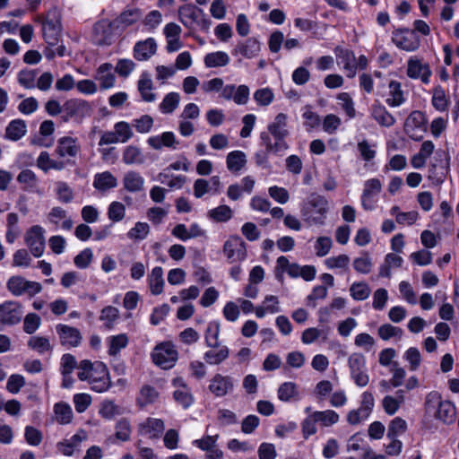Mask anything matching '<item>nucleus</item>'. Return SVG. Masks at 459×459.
I'll use <instances>...</instances> for the list:
<instances>
[{
    "instance_id": "50",
    "label": "nucleus",
    "mask_w": 459,
    "mask_h": 459,
    "mask_svg": "<svg viewBox=\"0 0 459 459\" xmlns=\"http://www.w3.org/2000/svg\"><path fill=\"white\" fill-rule=\"evenodd\" d=\"M128 337L126 333L111 335L107 338L108 345V353L110 356H117L121 350L125 349L128 344Z\"/></svg>"
},
{
    "instance_id": "59",
    "label": "nucleus",
    "mask_w": 459,
    "mask_h": 459,
    "mask_svg": "<svg viewBox=\"0 0 459 459\" xmlns=\"http://www.w3.org/2000/svg\"><path fill=\"white\" fill-rule=\"evenodd\" d=\"M56 420L59 424H68L73 419V411L69 404L57 403L54 406Z\"/></svg>"
},
{
    "instance_id": "13",
    "label": "nucleus",
    "mask_w": 459,
    "mask_h": 459,
    "mask_svg": "<svg viewBox=\"0 0 459 459\" xmlns=\"http://www.w3.org/2000/svg\"><path fill=\"white\" fill-rule=\"evenodd\" d=\"M223 254L230 263L244 261L247 257L246 244L238 236H231L223 245Z\"/></svg>"
},
{
    "instance_id": "48",
    "label": "nucleus",
    "mask_w": 459,
    "mask_h": 459,
    "mask_svg": "<svg viewBox=\"0 0 459 459\" xmlns=\"http://www.w3.org/2000/svg\"><path fill=\"white\" fill-rule=\"evenodd\" d=\"M288 116L284 113H279L272 123L267 126V131L265 133L269 135L273 134H284L289 135V130L287 129Z\"/></svg>"
},
{
    "instance_id": "51",
    "label": "nucleus",
    "mask_w": 459,
    "mask_h": 459,
    "mask_svg": "<svg viewBox=\"0 0 459 459\" xmlns=\"http://www.w3.org/2000/svg\"><path fill=\"white\" fill-rule=\"evenodd\" d=\"M431 104L439 112L446 111L449 99L441 86H436L432 91Z\"/></svg>"
},
{
    "instance_id": "3",
    "label": "nucleus",
    "mask_w": 459,
    "mask_h": 459,
    "mask_svg": "<svg viewBox=\"0 0 459 459\" xmlns=\"http://www.w3.org/2000/svg\"><path fill=\"white\" fill-rule=\"evenodd\" d=\"M427 412L435 411L436 419L446 424L452 423L455 418V406L449 401H443L439 393L433 391L427 394L425 400Z\"/></svg>"
},
{
    "instance_id": "21",
    "label": "nucleus",
    "mask_w": 459,
    "mask_h": 459,
    "mask_svg": "<svg viewBox=\"0 0 459 459\" xmlns=\"http://www.w3.org/2000/svg\"><path fill=\"white\" fill-rule=\"evenodd\" d=\"M172 385L175 388L173 397L178 404L182 406L183 409L189 408L194 403V396L184 378L180 377L174 378Z\"/></svg>"
},
{
    "instance_id": "58",
    "label": "nucleus",
    "mask_w": 459,
    "mask_h": 459,
    "mask_svg": "<svg viewBox=\"0 0 459 459\" xmlns=\"http://www.w3.org/2000/svg\"><path fill=\"white\" fill-rule=\"evenodd\" d=\"M298 386L293 382H284L277 390L278 399L284 403L290 402L291 399L298 396Z\"/></svg>"
},
{
    "instance_id": "39",
    "label": "nucleus",
    "mask_w": 459,
    "mask_h": 459,
    "mask_svg": "<svg viewBox=\"0 0 459 459\" xmlns=\"http://www.w3.org/2000/svg\"><path fill=\"white\" fill-rule=\"evenodd\" d=\"M145 179L136 171H127L123 178L124 188L130 193L143 190Z\"/></svg>"
},
{
    "instance_id": "36",
    "label": "nucleus",
    "mask_w": 459,
    "mask_h": 459,
    "mask_svg": "<svg viewBox=\"0 0 459 459\" xmlns=\"http://www.w3.org/2000/svg\"><path fill=\"white\" fill-rule=\"evenodd\" d=\"M92 185L98 191L107 192L117 187V179L111 172L103 171L101 173L95 174Z\"/></svg>"
},
{
    "instance_id": "5",
    "label": "nucleus",
    "mask_w": 459,
    "mask_h": 459,
    "mask_svg": "<svg viewBox=\"0 0 459 459\" xmlns=\"http://www.w3.org/2000/svg\"><path fill=\"white\" fill-rule=\"evenodd\" d=\"M351 378L359 387L366 386L369 382L366 358L362 353L353 352L348 358Z\"/></svg>"
},
{
    "instance_id": "30",
    "label": "nucleus",
    "mask_w": 459,
    "mask_h": 459,
    "mask_svg": "<svg viewBox=\"0 0 459 459\" xmlns=\"http://www.w3.org/2000/svg\"><path fill=\"white\" fill-rule=\"evenodd\" d=\"M406 101V97L400 82L392 80L388 83V93L385 103L391 108L402 106Z\"/></svg>"
},
{
    "instance_id": "33",
    "label": "nucleus",
    "mask_w": 459,
    "mask_h": 459,
    "mask_svg": "<svg viewBox=\"0 0 459 459\" xmlns=\"http://www.w3.org/2000/svg\"><path fill=\"white\" fill-rule=\"evenodd\" d=\"M300 267L301 266L298 264H290L286 256L281 255L277 258L276 261V278H281L283 273H287L291 278H298L299 277Z\"/></svg>"
},
{
    "instance_id": "56",
    "label": "nucleus",
    "mask_w": 459,
    "mask_h": 459,
    "mask_svg": "<svg viewBox=\"0 0 459 459\" xmlns=\"http://www.w3.org/2000/svg\"><path fill=\"white\" fill-rule=\"evenodd\" d=\"M232 215L231 208L226 204L211 209L207 213L208 218L216 222H226L231 219Z\"/></svg>"
},
{
    "instance_id": "4",
    "label": "nucleus",
    "mask_w": 459,
    "mask_h": 459,
    "mask_svg": "<svg viewBox=\"0 0 459 459\" xmlns=\"http://www.w3.org/2000/svg\"><path fill=\"white\" fill-rule=\"evenodd\" d=\"M152 359L155 365L163 369L172 368L178 359V352L174 344L165 342L158 344L152 353Z\"/></svg>"
},
{
    "instance_id": "19",
    "label": "nucleus",
    "mask_w": 459,
    "mask_h": 459,
    "mask_svg": "<svg viewBox=\"0 0 459 459\" xmlns=\"http://www.w3.org/2000/svg\"><path fill=\"white\" fill-rule=\"evenodd\" d=\"M235 381L230 376L215 374L210 380L209 391L216 397H223L233 391Z\"/></svg>"
},
{
    "instance_id": "2",
    "label": "nucleus",
    "mask_w": 459,
    "mask_h": 459,
    "mask_svg": "<svg viewBox=\"0 0 459 459\" xmlns=\"http://www.w3.org/2000/svg\"><path fill=\"white\" fill-rule=\"evenodd\" d=\"M329 210L327 199L317 194L310 195L300 208L301 215L309 225H324Z\"/></svg>"
},
{
    "instance_id": "27",
    "label": "nucleus",
    "mask_w": 459,
    "mask_h": 459,
    "mask_svg": "<svg viewBox=\"0 0 459 459\" xmlns=\"http://www.w3.org/2000/svg\"><path fill=\"white\" fill-rule=\"evenodd\" d=\"M95 80L100 82V89L106 91L115 86L116 76L113 73V65L109 63L101 64L96 70Z\"/></svg>"
},
{
    "instance_id": "62",
    "label": "nucleus",
    "mask_w": 459,
    "mask_h": 459,
    "mask_svg": "<svg viewBox=\"0 0 459 459\" xmlns=\"http://www.w3.org/2000/svg\"><path fill=\"white\" fill-rule=\"evenodd\" d=\"M370 293V287L364 281L353 282L350 287V294L351 298L357 301L367 299Z\"/></svg>"
},
{
    "instance_id": "10",
    "label": "nucleus",
    "mask_w": 459,
    "mask_h": 459,
    "mask_svg": "<svg viewBox=\"0 0 459 459\" xmlns=\"http://www.w3.org/2000/svg\"><path fill=\"white\" fill-rule=\"evenodd\" d=\"M382 182L378 178H370L364 182L361 195V206L366 211H373L378 201V195L382 190Z\"/></svg>"
},
{
    "instance_id": "23",
    "label": "nucleus",
    "mask_w": 459,
    "mask_h": 459,
    "mask_svg": "<svg viewBox=\"0 0 459 459\" xmlns=\"http://www.w3.org/2000/svg\"><path fill=\"white\" fill-rule=\"evenodd\" d=\"M42 31L44 39L48 45L54 46L57 43L61 32V23L55 13L52 16L50 13L48 14L42 23Z\"/></svg>"
},
{
    "instance_id": "12",
    "label": "nucleus",
    "mask_w": 459,
    "mask_h": 459,
    "mask_svg": "<svg viewBox=\"0 0 459 459\" xmlns=\"http://www.w3.org/2000/svg\"><path fill=\"white\" fill-rule=\"evenodd\" d=\"M406 74L412 80H420L422 83L429 84L432 72L428 63L417 56H411L407 61Z\"/></svg>"
},
{
    "instance_id": "25",
    "label": "nucleus",
    "mask_w": 459,
    "mask_h": 459,
    "mask_svg": "<svg viewBox=\"0 0 459 459\" xmlns=\"http://www.w3.org/2000/svg\"><path fill=\"white\" fill-rule=\"evenodd\" d=\"M148 145L153 150H161L162 148H169L171 150L178 149V141L173 132L167 131L160 134L150 136L147 139Z\"/></svg>"
},
{
    "instance_id": "35",
    "label": "nucleus",
    "mask_w": 459,
    "mask_h": 459,
    "mask_svg": "<svg viewBox=\"0 0 459 459\" xmlns=\"http://www.w3.org/2000/svg\"><path fill=\"white\" fill-rule=\"evenodd\" d=\"M65 166L66 161L51 158L50 154L46 151L41 152L37 159V167L44 172H48L52 169L60 171Z\"/></svg>"
},
{
    "instance_id": "6",
    "label": "nucleus",
    "mask_w": 459,
    "mask_h": 459,
    "mask_svg": "<svg viewBox=\"0 0 459 459\" xmlns=\"http://www.w3.org/2000/svg\"><path fill=\"white\" fill-rule=\"evenodd\" d=\"M91 106L87 100L70 99L64 103L63 121L82 122L83 118L91 116Z\"/></svg>"
},
{
    "instance_id": "14",
    "label": "nucleus",
    "mask_w": 459,
    "mask_h": 459,
    "mask_svg": "<svg viewBox=\"0 0 459 459\" xmlns=\"http://www.w3.org/2000/svg\"><path fill=\"white\" fill-rule=\"evenodd\" d=\"M55 152L63 160L69 161V160L76 158L81 152V145L77 138L63 136L57 140Z\"/></svg>"
},
{
    "instance_id": "18",
    "label": "nucleus",
    "mask_w": 459,
    "mask_h": 459,
    "mask_svg": "<svg viewBox=\"0 0 459 459\" xmlns=\"http://www.w3.org/2000/svg\"><path fill=\"white\" fill-rule=\"evenodd\" d=\"M165 429L164 421L160 419L148 417L137 425V432L140 436L150 439H158Z\"/></svg>"
},
{
    "instance_id": "17",
    "label": "nucleus",
    "mask_w": 459,
    "mask_h": 459,
    "mask_svg": "<svg viewBox=\"0 0 459 459\" xmlns=\"http://www.w3.org/2000/svg\"><path fill=\"white\" fill-rule=\"evenodd\" d=\"M287 137L288 135L284 134L269 135L265 132H261L259 135L261 145L264 147L266 152L273 154L285 152L289 150Z\"/></svg>"
},
{
    "instance_id": "55",
    "label": "nucleus",
    "mask_w": 459,
    "mask_h": 459,
    "mask_svg": "<svg viewBox=\"0 0 459 459\" xmlns=\"http://www.w3.org/2000/svg\"><path fill=\"white\" fill-rule=\"evenodd\" d=\"M54 192L56 199L62 204H69L74 199V190L66 182H56Z\"/></svg>"
},
{
    "instance_id": "9",
    "label": "nucleus",
    "mask_w": 459,
    "mask_h": 459,
    "mask_svg": "<svg viewBox=\"0 0 459 459\" xmlns=\"http://www.w3.org/2000/svg\"><path fill=\"white\" fill-rule=\"evenodd\" d=\"M392 42L400 49L412 52L419 48L420 39L417 34L409 29H397L392 33Z\"/></svg>"
},
{
    "instance_id": "43",
    "label": "nucleus",
    "mask_w": 459,
    "mask_h": 459,
    "mask_svg": "<svg viewBox=\"0 0 459 459\" xmlns=\"http://www.w3.org/2000/svg\"><path fill=\"white\" fill-rule=\"evenodd\" d=\"M227 169L232 173H238L247 164V156L242 151H232L226 157Z\"/></svg>"
},
{
    "instance_id": "8",
    "label": "nucleus",
    "mask_w": 459,
    "mask_h": 459,
    "mask_svg": "<svg viewBox=\"0 0 459 459\" xmlns=\"http://www.w3.org/2000/svg\"><path fill=\"white\" fill-rule=\"evenodd\" d=\"M134 135L129 123L119 121L114 125L113 131L104 132L100 139V145L127 143Z\"/></svg>"
},
{
    "instance_id": "16",
    "label": "nucleus",
    "mask_w": 459,
    "mask_h": 459,
    "mask_svg": "<svg viewBox=\"0 0 459 459\" xmlns=\"http://www.w3.org/2000/svg\"><path fill=\"white\" fill-rule=\"evenodd\" d=\"M261 51V42L255 37H250L240 40L231 50L233 56H240L247 59L256 57Z\"/></svg>"
},
{
    "instance_id": "61",
    "label": "nucleus",
    "mask_w": 459,
    "mask_h": 459,
    "mask_svg": "<svg viewBox=\"0 0 459 459\" xmlns=\"http://www.w3.org/2000/svg\"><path fill=\"white\" fill-rule=\"evenodd\" d=\"M123 161L127 165L143 163L144 158L141 149L134 145L127 146L123 152Z\"/></svg>"
},
{
    "instance_id": "44",
    "label": "nucleus",
    "mask_w": 459,
    "mask_h": 459,
    "mask_svg": "<svg viewBox=\"0 0 459 459\" xmlns=\"http://www.w3.org/2000/svg\"><path fill=\"white\" fill-rule=\"evenodd\" d=\"M27 133L26 123L22 119L12 120L5 128V137L11 141H18Z\"/></svg>"
},
{
    "instance_id": "57",
    "label": "nucleus",
    "mask_w": 459,
    "mask_h": 459,
    "mask_svg": "<svg viewBox=\"0 0 459 459\" xmlns=\"http://www.w3.org/2000/svg\"><path fill=\"white\" fill-rule=\"evenodd\" d=\"M150 233V226L147 222L137 221L126 233L129 239L137 242L147 238Z\"/></svg>"
},
{
    "instance_id": "45",
    "label": "nucleus",
    "mask_w": 459,
    "mask_h": 459,
    "mask_svg": "<svg viewBox=\"0 0 459 459\" xmlns=\"http://www.w3.org/2000/svg\"><path fill=\"white\" fill-rule=\"evenodd\" d=\"M48 220L50 223L58 225L61 221L63 230H70L73 226V221L67 217L65 210L59 206L53 207L48 214Z\"/></svg>"
},
{
    "instance_id": "41",
    "label": "nucleus",
    "mask_w": 459,
    "mask_h": 459,
    "mask_svg": "<svg viewBox=\"0 0 459 459\" xmlns=\"http://www.w3.org/2000/svg\"><path fill=\"white\" fill-rule=\"evenodd\" d=\"M403 263V259L398 254L388 253L385 256L384 263L379 267V276L390 278L392 269L401 267Z\"/></svg>"
},
{
    "instance_id": "24",
    "label": "nucleus",
    "mask_w": 459,
    "mask_h": 459,
    "mask_svg": "<svg viewBox=\"0 0 459 459\" xmlns=\"http://www.w3.org/2000/svg\"><path fill=\"white\" fill-rule=\"evenodd\" d=\"M158 49L157 42L153 38L137 41L133 48L134 57L138 61H147L153 56Z\"/></svg>"
},
{
    "instance_id": "63",
    "label": "nucleus",
    "mask_w": 459,
    "mask_h": 459,
    "mask_svg": "<svg viewBox=\"0 0 459 459\" xmlns=\"http://www.w3.org/2000/svg\"><path fill=\"white\" fill-rule=\"evenodd\" d=\"M132 433V427L130 420L126 418H122L117 421L115 426V437L122 442H126L130 439Z\"/></svg>"
},
{
    "instance_id": "29",
    "label": "nucleus",
    "mask_w": 459,
    "mask_h": 459,
    "mask_svg": "<svg viewBox=\"0 0 459 459\" xmlns=\"http://www.w3.org/2000/svg\"><path fill=\"white\" fill-rule=\"evenodd\" d=\"M281 312L280 300L277 296L266 295L262 303L255 307V315L257 318H264L267 315Z\"/></svg>"
},
{
    "instance_id": "20",
    "label": "nucleus",
    "mask_w": 459,
    "mask_h": 459,
    "mask_svg": "<svg viewBox=\"0 0 459 459\" xmlns=\"http://www.w3.org/2000/svg\"><path fill=\"white\" fill-rule=\"evenodd\" d=\"M424 124V114L420 111H412L405 121L404 130L410 138L420 141L423 137L421 133L425 131Z\"/></svg>"
},
{
    "instance_id": "46",
    "label": "nucleus",
    "mask_w": 459,
    "mask_h": 459,
    "mask_svg": "<svg viewBox=\"0 0 459 459\" xmlns=\"http://www.w3.org/2000/svg\"><path fill=\"white\" fill-rule=\"evenodd\" d=\"M221 324L217 320L208 323L205 333L204 342L208 348H214L220 343Z\"/></svg>"
},
{
    "instance_id": "1",
    "label": "nucleus",
    "mask_w": 459,
    "mask_h": 459,
    "mask_svg": "<svg viewBox=\"0 0 459 459\" xmlns=\"http://www.w3.org/2000/svg\"><path fill=\"white\" fill-rule=\"evenodd\" d=\"M78 369V378L87 381L92 391L103 393L110 387L109 373L103 362L84 359L80 362Z\"/></svg>"
},
{
    "instance_id": "26",
    "label": "nucleus",
    "mask_w": 459,
    "mask_h": 459,
    "mask_svg": "<svg viewBox=\"0 0 459 459\" xmlns=\"http://www.w3.org/2000/svg\"><path fill=\"white\" fill-rule=\"evenodd\" d=\"M338 64L342 66L346 76L349 78L355 77L357 74V58L355 54L349 49L337 48L335 50Z\"/></svg>"
},
{
    "instance_id": "38",
    "label": "nucleus",
    "mask_w": 459,
    "mask_h": 459,
    "mask_svg": "<svg viewBox=\"0 0 459 459\" xmlns=\"http://www.w3.org/2000/svg\"><path fill=\"white\" fill-rule=\"evenodd\" d=\"M147 281L152 295L161 294L165 284L163 269L160 266L153 267L147 276Z\"/></svg>"
},
{
    "instance_id": "40",
    "label": "nucleus",
    "mask_w": 459,
    "mask_h": 459,
    "mask_svg": "<svg viewBox=\"0 0 459 459\" xmlns=\"http://www.w3.org/2000/svg\"><path fill=\"white\" fill-rule=\"evenodd\" d=\"M21 233L22 230L19 227V215L15 212H9L6 215V242L13 244L20 237Z\"/></svg>"
},
{
    "instance_id": "11",
    "label": "nucleus",
    "mask_w": 459,
    "mask_h": 459,
    "mask_svg": "<svg viewBox=\"0 0 459 459\" xmlns=\"http://www.w3.org/2000/svg\"><path fill=\"white\" fill-rule=\"evenodd\" d=\"M45 230L39 225H34L27 230L24 241L35 257H40L45 250Z\"/></svg>"
},
{
    "instance_id": "28",
    "label": "nucleus",
    "mask_w": 459,
    "mask_h": 459,
    "mask_svg": "<svg viewBox=\"0 0 459 459\" xmlns=\"http://www.w3.org/2000/svg\"><path fill=\"white\" fill-rule=\"evenodd\" d=\"M178 16L185 27L192 28L204 17V12L192 4H186L179 8Z\"/></svg>"
},
{
    "instance_id": "34",
    "label": "nucleus",
    "mask_w": 459,
    "mask_h": 459,
    "mask_svg": "<svg viewBox=\"0 0 459 459\" xmlns=\"http://www.w3.org/2000/svg\"><path fill=\"white\" fill-rule=\"evenodd\" d=\"M137 89L143 101L153 102L156 100V94L152 92L153 82L149 73L143 72L141 74L137 82Z\"/></svg>"
},
{
    "instance_id": "31",
    "label": "nucleus",
    "mask_w": 459,
    "mask_h": 459,
    "mask_svg": "<svg viewBox=\"0 0 459 459\" xmlns=\"http://www.w3.org/2000/svg\"><path fill=\"white\" fill-rule=\"evenodd\" d=\"M86 438L85 433H76L68 439H64L56 444V448L65 456H71L79 450L81 443Z\"/></svg>"
},
{
    "instance_id": "47",
    "label": "nucleus",
    "mask_w": 459,
    "mask_h": 459,
    "mask_svg": "<svg viewBox=\"0 0 459 459\" xmlns=\"http://www.w3.org/2000/svg\"><path fill=\"white\" fill-rule=\"evenodd\" d=\"M230 56L224 51H215L208 53L204 58V63L207 68H216L226 66L230 63Z\"/></svg>"
},
{
    "instance_id": "42",
    "label": "nucleus",
    "mask_w": 459,
    "mask_h": 459,
    "mask_svg": "<svg viewBox=\"0 0 459 459\" xmlns=\"http://www.w3.org/2000/svg\"><path fill=\"white\" fill-rule=\"evenodd\" d=\"M142 18V12L138 8H127L122 12L114 21L117 27H128L137 22Z\"/></svg>"
},
{
    "instance_id": "52",
    "label": "nucleus",
    "mask_w": 459,
    "mask_h": 459,
    "mask_svg": "<svg viewBox=\"0 0 459 459\" xmlns=\"http://www.w3.org/2000/svg\"><path fill=\"white\" fill-rule=\"evenodd\" d=\"M157 179L170 189H180L186 183V178L183 175H169L167 170H164L158 174Z\"/></svg>"
},
{
    "instance_id": "64",
    "label": "nucleus",
    "mask_w": 459,
    "mask_h": 459,
    "mask_svg": "<svg viewBox=\"0 0 459 459\" xmlns=\"http://www.w3.org/2000/svg\"><path fill=\"white\" fill-rule=\"evenodd\" d=\"M377 333L383 341H389L392 338L400 340L403 337V331L400 327L390 324H384L378 327Z\"/></svg>"
},
{
    "instance_id": "15",
    "label": "nucleus",
    "mask_w": 459,
    "mask_h": 459,
    "mask_svg": "<svg viewBox=\"0 0 459 459\" xmlns=\"http://www.w3.org/2000/svg\"><path fill=\"white\" fill-rule=\"evenodd\" d=\"M23 315L22 307L16 301H4L0 304V324L14 325L21 322Z\"/></svg>"
},
{
    "instance_id": "54",
    "label": "nucleus",
    "mask_w": 459,
    "mask_h": 459,
    "mask_svg": "<svg viewBox=\"0 0 459 459\" xmlns=\"http://www.w3.org/2000/svg\"><path fill=\"white\" fill-rule=\"evenodd\" d=\"M119 318V310L113 306H107L100 311V320L104 326L110 330L114 327Z\"/></svg>"
},
{
    "instance_id": "37",
    "label": "nucleus",
    "mask_w": 459,
    "mask_h": 459,
    "mask_svg": "<svg viewBox=\"0 0 459 459\" xmlns=\"http://www.w3.org/2000/svg\"><path fill=\"white\" fill-rule=\"evenodd\" d=\"M372 117L382 126L390 127L395 123L394 116L381 103H375L370 108Z\"/></svg>"
},
{
    "instance_id": "49",
    "label": "nucleus",
    "mask_w": 459,
    "mask_h": 459,
    "mask_svg": "<svg viewBox=\"0 0 459 459\" xmlns=\"http://www.w3.org/2000/svg\"><path fill=\"white\" fill-rule=\"evenodd\" d=\"M159 398L158 391L151 385H143L136 399V403L140 408H144L154 403Z\"/></svg>"
},
{
    "instance_id": "60",
    "label": "nucleus",
    "mask_w": 459,
    "mask_h": 459,
    "mask_svg": "<svg viewBox=\"0 0 459 459\" xmlns=\"http://www.w3.org/2000/svg\"><path fill=\"white\" fill-rule=\"evenodd\" d=\"M403 359L408 363L410 371L418 370L422 360L421 354L416 347L407 349L403 355Z\"/></svg>"
},
{
    "instance_id": "32",
    "label": "nucleus",
    "mask_w": 459,
    "mask_h": 459,
    "mask_svg": "<svg viewBox=\"0 0 459 459\" xmlns=\"http://www.w3.org/2000/svg\"><path fill=\"white\" fill-rule=\"evenodd\" d=\"M229 356L230 349L226 345L218 344L204 353V359L208 365L216 366L224 362Z\"/></svg>"
},
{
    "instance_id": "53",
    "label": "nucleus",
    "mask_w": 459,
    "mask_h": 459,
    "mask_svg": "<svg viewBox=\"0 0 459 459\" xmlns=\"http://www.w3.org/2000/svg\"><path fill=\"white\" fill-rule=\"evenodd\" d=\"M313 414L317 423L325 428L336 424L340 420L339 414L333 410L316 411Z\"/></svg>"
},
{
    "instance_id": "22",
    "label": "nucleus",
    "mask_w": 459,
    "mask_h": 459,
    "mask_svg": "<svg viewBox=\"0 0 459 459\" xmlns=\"http://www.w3.org/2000/svg\"><path fill=\"white\" fill-rule=\"evenodd\" d=\"M56 330L63 346L71 348L76 347L81 343L82 334L77 328L67 325L58 324L56 326Z\"/></svg>"
},
{
    "instance_id": "7",
    "label": "nucleus",
    "mask_w": 459,
    "mask_h": 459,
    "mask_svg": "<svg viewBox=\"0 0 459 459\" xmlns=\"http://www.w3.org/2000/svg\"><path fill=\"white\" fill-rule=\"evenodd\" d=\"M7 290L16 297L27 295L33 297L42 290V286L38 281H28L22 276H12L6 282Z\"/></svg>"
}]
</instances>
